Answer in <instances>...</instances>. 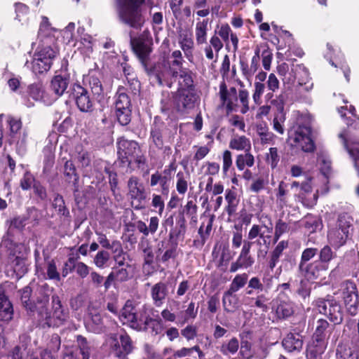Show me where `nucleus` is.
Here are the masks:
<instances>
[{
	"instance_id": "obj_1",
	"label": "nucleus",
	"mask_w": 359,
	"mask_h": 359,
	"mask_svg": "<svg viewBox=\"0 0 359 359\" xmlns=\"http://www.w3.org/2000/svg\"><path fill=\"white\" fill-rule=\"evenodd\" d=\"M53 287L48 283L36 285L31 287L29 285L18 290L22 306L27 314L38 319L41 314L46 311V306L49 305L50 297L53 293Z\"/></svg>"
},
{
	"instance_id": "obj_2",
	"label": "nucleus",
	"mask_w": 359,
	"mask_h": 359,
	"mask_svg": "<svg viewBox=\"0 0 359 359\" xmlns=\"http://www.w3.org/2000/svg\"><path fill=\"white\" fill-rule=\"evenodd\" d=\"M51 309H48V305L46 306V311L41 314L38 319V324L42 327H57L65 324L69 318V310L64 307L60 297L51 294Z\"/></svg>"
},
{
	"instance_id": "obj_3",
	"label": "nucleus",
	"mask_w": 359,
	"mask_h": 359,
	"mask_svg": "<svg viewBox=\"0 0 359 359\" xmlns=\"http://www.w3.org/2000/svg\"><path fill=\"white\" fill-rule=\"evenodd\" d=\"M313 304L318 313L327 317L333 325L342 323L344 311L339 302L332 295L327 294L325 297H318L314 300Z\"/></svg>"
},
{
	"instance_id": "obj_4",
	"label": "nucleus",
	"mask_w": 359,
	"mask_h": 359,
	"mask_svg": "<svg viewBox=\"0 0 359 359\" xmlns=\"http://www.w3.org/2000/svg\"><path fill=\"white\" fill-rule=\"evenodd\" d=\"M352 220V217L347 213L339 215L336 227L330 229L327 233L328 241L332 246L339 248L346 243Z\"/></svg>"
},
{
	"instance_id": "obj_5",
	"label": "nucleus",
	"mask_w": 359,
	"mask_h": 359,
	"mask_svg": "<svg viewBox=\"0 0 359 359\" xmlns=\"http://www.w3.org/2000/svg\"><path fill=\"white\" fill-rule=\"evenodd\" d=\"M199 100L198 91L177 90L172 95L174 109L177 114L182 116L188 115L195 108Z\"/></svg>"
},
{
	"instance_id": "obj_6",
	"label": "nucleus",
	"mask_w": 359,
	"mask_h": 359,
	"mask_svg": "<svg viewBox=\"0 0 359 359\" xmlns=\"http://www.w3.org/2000/svg\"><path fill=\"white\" fill-rule=\"evenodd\" d=\"M59 53L56 47L46 46L34 53L32 69L36 74L47 72L51 68L53 60Z\"/></svg>"
},
{
	"instance_id": "obj_7",
	"label": "nucleus",
	"mask_w": 359,
	"mask_h": 359,
	"mask_svg": "<svg viewBox=\"0 0 359 359\" xmlns=\"http://www.w3.org/2000/svg\"><path fill=\"white\" fill-rule=\"evenodd\" d=\"M340 294L348 314L355 316L358 311V291L355 283L352 280H346L340 285Z\"/></svg>"
},
{
	"instance_id": "obj_8",
	"label": "nucleus",
	"mask_w": 359,
	"mask_h": 359,
	"mask_svg": "<svg viewBox=\"0 0 359 359\" xmlns=\"http://www.w3.org/2000/svg\"><path fill=\"white\" fill-rule=\"evenodd\" d=\"M128 196L132 207L140 210L145 208L144 203L147 198L145 187L137 176L132 175L127 182Z\"/></svg>"
},
{
	"instance_id": "obj_9",
	"label": "nucleus",
	"mask_w": 359,
	"mask_h": 359,
	"mask_svg": "<svg viewBox=\"0 0 359 359\" xmlns=\"http://www.w3.org/2000/svg\"><path fill=\"white\" fill-rule=\"evenodd\" d=\"M264 285L260 279L255 276L250 279L248 286L245 290V294L252 296L256 294L257 297H248L251 302H253V306L262 309V311H266L268 309L267 303L269 299L266 293H263Z\"/></svg>"
},
{
	"instance_id": "obj_10",
	"label": "nucleus",
	"mask_w": 359,
	"mask_h": 359,
	"mask_svg": "<svg viewBox=\"0 0 359 359\" xmlns=\"http://www.w3.org/2000/svg\"><path fill=\"white\" fill-rule=\"evenodd\" d=\"M130 45L131 50L138 59L140 64L145 63L150 59L152 52V42L144 34H141L137 36H133L132 32H130Z\"/></svg>"
},
{
	"instance_id": "obj_11",
	"label": "nucleus",
	"mask_w": 359,
	"mask_h": 359,
	"mask_svg": "<svg viewBox=\"0 0 359 359\" xmlns=\"http://www.w3.org/2000/svg\"><path fill=\"white\" fill-rule=\"evenodd\" d=\"M71 95L81 112L91 113L94 111V100L90 97L88 89L80 83H74L71 88Z\"/></svg>"
},
{
	"instance_id": "obj_12",
	"label": "nucleus",
	"mask_w": 359,
	"mask_h": 359,
	"mask_svg": "<svg viewBox=\"0 0 359 359\" xmlns=\"http://www.w3.org/2000/svg\"><path fill=\"white\" fill-rule=\"evenodd\" d=\"M117 153L118 160L123 165L127 164L130 166L132 163L133 157L140 151L139 143L135 140H128L124 137L117 140Z\"/></svg>"
},
{
	"instance_id": "obj_13",
	"label": "nucleus",
	"mask_w": 359,
	"mask_h": 359,
	"mask_svg": "<svg viewBox=\"0 0 359 359\" xmlns=\"http://www.w3.org/2000/svg\"><path fill=\"white\" fill-rule=\"evenodd\" d=\"M170 131L166 124L155 118L153 124L151 126L149 141L156 149L163 148V144L168 142L170 139Z\"/></svg>"
},
{
	"instance_id": "obj_14",
	"label": "nucleus",
	"mask_w": 359,
	"mask_h": 359,
	"mask_svg": "<svg viewBox=\"0 0 359 359\" xmlns=\"http://www.w3.org/2000/svg\"><path fill=\"white\" fill-rule=\"evenodd\" d=\"M133 350V341L126 332L120 334L118 338L113 339L111 346V353L118 359H127Z\"/></svg>"
},
{
	"instance_id": "obj_15",
	"label": "nucleus",
	"mask_w": 359,
	"mask_h": 359,
	"mask_svg": "<svg viewBox=\"0 0 359 359\" xmlns=\"http://www.w3.org/2000/svg\"><path fill=\"white\" fill-rule=\"evenodd\" d=\"M303 329L299 327H294L282 340L283 348L288 353H299L303 348L304 336L302 334Z\"/></svg>"
},
{
	"instance_id": "obj_16",
	"label": "nucleus",
	"mask_w": 359,
	"mask_h": 359,
	"mask_svg": "<svg viewBox=\"0 0 359 359\" xmlns=\"http://www.w3.org/2000/svg\"><path fill=\"white\" fill-rule=\"evenodd\" d=\"M219 95L221 104L225 106L227 114L236 111L238 93L235 87H231L228 89L225 81H222L219 84Z\"/></svg>"
},
{
	"instance_id": "obj_17",
	"label": "nucleus",
	"mask_w": 359,
	"mask_h": 359,
	"mask_svg": "<svg viewBox=\"0 0 359 359\" xmlns=\"http://www.w3.org/2000/svg\"><path fill=\"white\" fill-rule=\"evenodd\" d=\"M141 65L149 78L154 79L160 86L164 85L163 81L165 72H167L165 60L152 62L150 58L145 63Z\"/></svg>"
},
{
	"instance_id": "obj_18",
	"label": "nucleus",
	"mask_w": 359,
	"mask_h": 359,
	"mask_svg": "<svg viewBox=\"0 0 359 359\" xmlns=\"http://www.w3.org/2000/svg\"><path fill=\"white\" fill-rule=\"evenodd\" d=\"M306 278L311 280H323L325 278V273L328 267L324 266L317 260L309 262L302 268H299Z\"/></svg>"
},
{
	"instance_id": "obj_19",
	"label": "nucleus",
	"mask_w": 359,
	"mask_h": 359,
	"mask_svg": "<svg viewBox=\"0 0 359 359\" xmlns=\"http://www.w3.org/2000/svg\"><path fill=\"white\" fill-rule=\"evenodd\" d=\"M215 217L214 215H203L201 224L198 231L199 238L194 241V245L196 248H202L208 239L212 231Z\"/></svg>"
},
{
	"instance_id": "obj_20",
	"label": "nucleus",
	"mask_w": 359,
	"mask_h": 359,
	"mask_svg": "<svg viewBox=\"0 0 359 359\" xmlns=\"http://www.w3.org/2000/svg\"><path fill=\"white\" fill-rule=\"evenodd\" d=\"M136 313L137 309L133 305V302L128 300L121 309L119 319L123 325H128L135 330H140L141 326L137 321V316H136Z\"/></svg>"
},
{
	"instance_id": "obj_21",
	"label": "nucleus",
	"mask_w": 359,
	"mask_h": 359,
	"mask_svg": "<svg viewBox=\"0 0 359 359\" xmlns=\"http://www.w3.org/2000/svg\"><path fill=\"white\" fill-rule=\"evenodd\" d=\"M328 341L312 335L307 344L306 356L307 359H320L327 347Z\"/></svg>"
},
{
	"instance_id": "obj_22",
	"label": "nucleus",
	"mask_w": 359,
	"mask_h": 359,
	"mask_svg": "<svg viewBox=\"0 0 359 359\" xmlns=\"http://www.w3.org/2000/svg\"><path fill=\"white\" fill-rule=\"evenodd\" d=\"M273 309L277 320H285L294 315L295 305L290 299H282L278 296L276 299V305Z\"/></svg>"
},
{
	"instance_id": "obj_23",
	"label": "nucleus",
	"mask_w": 359,
	"mask_h": 359,
	"mask_svg": "<svg viewBox=\"0 0 359 359\" xmlns=\"http://www.w3.org/2000/svg\"><path fill=\"white\" fill-rule=\"evenodd\" d=\"M172 180L164 172L156 170L151 175L149 185L151 187L159 185L161 194L167 198L170 193V184Z\"/></svg>"
},
{
	"instance_id": "obj_24",
	"label": "nucleus",
	"mask_w": 359,
	"mask_h": 359,
	"mask_svg": "<svg viewBox=\"0 0 359 359\" xmlns=\"http://www.w3.org/2000/svg\"><path fill=\"white\" fill-rule=\"evenodd\" d=\"M177 90L198 91L195 79L196 74L189 68H184L178 74Z\"/></svg>"
},
{
	"instance_id": "obj_25",
	"label": "nucleus",
	"mask_w": 359,
	"mask_h": 359,
	"mask_svg": "<svg viewBox=\"0 0 359 359\" xmlns=\"http://www.w3.org/2000/svg\"><path fill=\"white\" fill-rule=\"evenodd\" d=\"M128 271L126 267H112L111 271L107 276L103 285L104 290L107 291L116 282H125L129 278Z\"/></svg>"
},
{
	"instance_id": "obj_26",
	"label": "nucleus",
	"mask_w": 359,
	"mask_h": 359,
	"mask_svg": "<svg viewBox=\"0 0 359 359\" xmlns=\"http://www.w3.org/2000/svg\"><path fill=\"white\" fill-rule=\"evenodd\" d=\"M312 186L309 182H304L300 186V192L298 194L297 197L299 201L306 208H313L317 203L318 194H313L312 197L309 196L312 194Z\"/></svg>"
},
{
	"instance_id": "obj_27",
	"label": "nucleus",
	"mask_w": 359,
	"mask_h": 359,
	"mask_svg": "<svg viewBox=\"0 0 359 359\" xmlns=\"http://www.w3.org/2000/svg\"><path fill=\"white\" fill-rule=\"evenodd\" d=\"M13 317V304L6 294L4 287L0 285V321L9 322Z\"/></svg>"
},
{
	"instance_id": "obj_28",
	"label": "nucleus",
	"mask_w": 359,
	"mask_h": 359,
	"mask_svg": "<svg viewBox=\"0 0 359 359\" xmlns=\"http://www.w3.org/2000/svg\"><path fill=\"white\" fill-rule=\"evenodd\" d=\"M183 57L180 50H174L170 58L165 61L167 72L172 77L177 78L180 72L183 69Z\"/></svg>"
},
{
	"instance_id": "obj_29",
	"label": "nucleus",
	"mask_w": 359,
	"mask_h": 359,
	"mask_svg": "<svg viewBox=\"0 0 359 359\" xmlns=\"http://www.w3.org/2000/svg\"><path fill=\"white\" fill-rule=\"evenodd\" d=\"M336 356L339 359H359V353L353 342L342 341L339 343Z\"/></svg>"
},
{
	"instance_id": "obj_30",
	"label": "nucleus",
	"mask_w": 359,
	"mask_h": 359,
	"mask_svg": "<svg viewBox=\"0 0 359 359\" xmlns=\"http://www.w3.org/2000/svg\"><path fill=\"white\" fill-rule=\"evenodd\" d=\"M57 29L51 26L49 19L46 16L41 17V21L38 31V38L42 42L49 40L50 42L55 41V33Z\"/></svg>"
},
{
	"instance_id": "obj_31",
	"label": "nucleus",
	"mask_w": 359,
	"mask_h": 359,
	"mask_svg": "<svg viewBox=\"0 0 359 359\" xmlns=\"http://www.w3.org/2000/svg\"><path fill=\"white\" fill-rule=\"evenodd\" d=\"M64 177L65 182L72 184L75 194L79 190V175L76 171L75 165L72 161H67L64 165Z\"/></svg>"
},
{
	"instance_id": "obj_32",
	"label": "nucleus",
	"mask_w": 359,
	"mask_h": 359,
	"mask_svg": "<svg viewBox=\"0 0 359 359\" xmlns=\"http://www.w3.org/2000/svg\"><path fill=\"white\" fill-rule=\"evenodd\" d=\"M288 241H280L270 252L267 259V266L272 271L280 261L283 251L288 248Z\"/></svg>"
},
{
	"instance_id": "obj_33",
	"label": "nucleus",
	"mask_w": 359,
	"mask_h": 359,
	"mask_svg": "<svg viewBox=\"0 0 359 359\" xmlns=\"http://www.w3.org/2000/svg\"><path fill=\"white\" fill-rule=\"evenodd\" d=\"M168 290L165 283L160 281L154 285L151 289V296L154 304L158 307L161 306L168 296Z\"/></svg>"
},
{
	"instance_id": "obj_34",
	"label": "nucleus",
	"mask_w": 359,
	"mask_h": 359,
	"mask_svg": "<svg viewBox=\"0 0 359 359\" xmlns=\"http://www.w3.org/2000/svg\"><path fill=\"white\" fill-rule=\"evenodd\" d=\"M296 146L300 147L304 151L312 152L315 150V144L309 134H305L302 128H299L293 139Z\"/></svg>"
},
{
	"instance_id": "obj_35",
	"label": "nucleus",
	"mask_w": 359,
	"mask_h": 359,
	"mask_svg": "<svg viewBox=\"0 0 359 359\" xmlns=\"http://www.w3.org/2000/svg\"><path fill=\"white\" fill-rule=\"evenodd\" d=\"M69 83V74H58L53 76L50 81V89L57 97H60L64 94L67 90Z\"/></svg>"
},
{
	"instance_id": "obj_36",
	"label": "nucleus",
	"mask_w": 359,
	"mask_h": 359,
	"mask_svg": "<svg viewBox=\"0 0 359 359\" xmlns=\"http://www.w3.org/2000/svg\"><path fill=\"white\" fill-rule=\"evenodd\" d=\"M144 262L142 264L143 273L147 276H151L156 269L154 265V254L152 247L147 245L142 250Z\"/></svg>"
},
{
	"instance_id": "obj_37",
	"label": "nucleus",
	"mask_w": 359,
	"mask_h": 359,
	"mask_svg": "<svg viewBox=\"0 0 359 359\" xmlns=\"http://www.w3.org/2000/svg\"><path fill=\"white\" fill-rule=\"evenodd\" d=\"M225 200L227 205L225 207L224 210L229 217H231L236 213L240 201L238 198L236 189L234 187H232L231 189H226Z\"/></svg>"
},
{
	"instance_id": "obj_38",
	"label": "nucleus",
	"mask_w": 359,
	"mask_h": 359,
	"mask_svg": "<svg viewBox=\"0 0 359 359\" xmlns=\"http://www.w3.org/2000/svg\"><path fill=\"white\" fill-rule=\"evenodd\" d=\"M334 326L330 325L326 319L319 318L315 323V330L312 335L328 341Z\"/></svg>"
},
{
	"instance_id": "obj_39",
	"label": "nucleus",
	"mask_w": 359,
	"mask_h": 359,
	"mask_svg": "<svg viewBox=\"0 0 359 359\" xmlns=\"http://www.w3.org/2000/svg\"><path fill=\"white\" fill-rule=\"evenodd\" d=\"M88 83L91 92L97 102H101L104 99V89L100 79L93 74H89L84 79Z\"/></svg>"
},
{
	"instance_id": "obj_40",
	"label": "nucleus",
	"mask_w": 359,
	"mask_h": 359,
	"mask_svg": "<svg viewBox=\"0 0 359 359\" xmlns=\"http://www.w3.org/2000/svg\"><path fill=\"white\" fill-rule=\"evenodd\" d=\"M235 293L229 290L224 292L222 304L224 310L226 313H233L238 308V298Z\"/></svg>"
},
{
	"instance_id": "obj_41",
	"label": "nucleus",
	"mask_w": 359,
	"mask_h": 359,
	"mask_svg": "<svg viewBox=\"0 0 359 359\" xmlns=\"http://www.w3.org/2000/svg\"><path fill=\"white\" fill-rule=\"evenodd\" d=\"M187 232V221L185 217L182 215H178L176 219L175 226L172 228L169 233V238L178 239L180 237L184 238Z\"/></svg>"
},
{
	"instance_id": "obj_42",
	"label": "nucleus",
	"mask_w": 359,
	"mask_h": 359,
	"mask_svg": "<svg viewBox=\"0 0 359 359\" xmlns=\"http://www.w3.org/2000/svg\"><path fill=\"white\" fill-rule=\"evenodd\" d=\"M115 109L132 107L131 100L129 95L126 93V88L123 86L118 87L115 95Z\"/></svg>"
},
{
	"instance_id": "obj_43",
	"label": "nucleus",
	"mask_w": 359,
	"mask_h": 359,
	"mask_svg": "<svg viewBox=\"0 0 359 359\" xmlns=\"http://www.w3.org/2000/svg\"><path fill=\"white\" fill-rule=\"evenodd\" d=\"M198 206L195 201L189 200L184 206L182 211H179L178 215H182L184 217L187 216L190 218V224L195 226L198 221Z\"/></svg>"
},
{
	"instance_id": "obj_44",
	"label": "nucleus",
	"mask_w": 359,
	"mask_h": 359,
	"mask_svg": "<svg viewBox=\"0 0 359 359\" xmlns=\"http://www.w3.org/2000/svg\"><path fill=\"white\" fill-rule=\"evenodd\" d=\"M208 20L203 19L196 22L195 28L196 41L198 45H203L207 41Z\"/></svg>"
},
{
	"instance_id": "obj_45",
	"label": "nucleus",
	"mask_w": 359,
	"mask_h": 359,
	"mask_svg": "<svg viewBox=\"0 0 359 359\" xmlns=\"http://www.w3.org/2000/svg\"><path fill=\"white\" fill-rule=\"evenodd\" d=\"M97 234L98 236V243L103 248L110 250L112 253L122 251V245L119 241L114 240L110 242L105 234L102 233H97Z\"/></svg>"
},
{
	"instance_id": "obj_46",
	"label": "nucleus",
	"mask_w": 359,
	"mask_h": 359,
	"mask_svg": "<svg viewBox=\"0 0 359 359\" xmlns=\"http://www.w3.org/2000/svg\"><path fill=\"white\" fill-rule=\"evenodd\" d=\"M312 290V283L311 280L305 276L300 279L296 286V294L305 299L311 296Z\"/></svg>"
},
{
	"instance_id": "obj_47",
	"label": "nucleus",
	"mask_w": 359,
	"mask_h": 359,
	"mask_svg": "<svg viewBox=\"0 0 359 359\" xmlns=\"http://www.w3.org/2000/svg\"><path fill=\"white\" fill-rule=\"evenodd\" d=\"M52 205L60 217H70L69 210L65 205L63 196L60 194L54 196Z\"/></svg>"
},
{
	"instance_id": "obj_48",
	"label": "nucleus",
	"mask_w": 359,
	"mask_h": 359,
	"mask_svg": "<svg viewBox=\"0 0 359 359\" xmlns=\"http://www.w3.org/2000/svg\"><path fill=\"white\" fill-rule=\"evenodd\" d=\"M197 314L198 307L195 308V303L191 301L189 304L187 309L184 312L181 311L177 313L179 323L180 325H184L190 319H195L197 316Z\"/></svg>"
},
{
	"instance_id": "obj_49",
	"label": "nucleus",
	"mask_w": 359,
	"mask_h": 359,
	"mask_svg": "<svg viewBox=\"0 0 359 359\" xmlns=\"http://www.w3.org/2000/svg\"><path fill=\"white\" fill-rule=\"evenodd\" d=\"M232 32L227 23L222 24L220 26L217 25L215 30V34L223 41L227 50H230L229 36Z\"/></svg>"
},
{
	"instance_id": "obj_50",
	"label": "nucleus",
	"mask_w": 359,
	"mask_h": 359,
	"mask_svg": "<svg viewBox=\"0 0 359 359\" xmlns=\"http://www.w3.org/2000/svg\"><path fill=\"white\" fill-rule=\"evenodd\" d=\"M318 259L317 261L328 268L330 262L337 256L336 253L333 252L331 247L328 245H325L320 250H318Z\"/></svg>"
},
{
	"instance_id": "obj_51",
	"label": "nucleus",
	"mask_w": 359,
	"mask_h": 359,
	"mask_svg": "<svg viewBox=\"0 0 359 359\" xmlns=\"http://www.w3.org/2000/svg\"><path fill=\"white\" fill-rule=\"evenodd\" d=\"M229 148L238 151L246 150L249 151L251 149L250 141L244 135L235 137L230 140Z\"/></svg>"
},
{
	"instance_id": "obj_52",
	"label": "nucleus",
	"mask_w": 359,
	"mask_h": 359,
	"mask_svg": "<svg viewBox=\"0 0 359 359\" xmlns=\"http://www.w3.org/2000/svg\"><path fill=\"white\" fill-rule=\"evenodd\" d=\"M140 326L141 329L137 330V331H147L148 330H150L152 334L156 335L160 334L162 331V320L159 318H154L151 317L145 325Z\"/></svg>"
},
{
	"instance_id": "obj_53",
	"label": "nucleus",
	"mask_w": 359,
	"mask_h": 359,
	"mask_svg": "<svg viewBox=\"0 0 359 359\" xmlns=\"http://www.w3.org/2000/svg\"><path fill=\"white\" fill-rule=\"evenodd\" d=\"M255 158L249 151L244 154H238L236 159V165L239 170H243L245 166H253Z\"/></svg>"
},
{
	"instance_id": "obj_54",
	"label": "nucleus",
	"mask_w": 359,
	"mask_h": 359,
	"mask_svg": "<svg viewBox=\"0 0 359 359\" xmlns=\"http://www.w3.org/2000/svg\"><path fill=\"white\" fill-rule=\"evenodd\" d=\"M11 266L17 276L22 277L27 272L26 259L24 257H15L11 261Z\"/></svg>"
},
{
	"instance_id": "obj_55",
	"label": "nucleus",
	"mask_w": 359,
	"mask_h": 359,
	"mask_svg": "<svg viewBox=\"0 0 359 359\" xmlns=\"http://www.w3.org/2000/svg\"><path fill=\"white\" fill-rule=\"evenodd\" d=\"M115 115L118 123L123 126H126L132 119V107L115 109Z\"/></svg>"
},
{
	"instance_id": "obj_56",
	"label": "nucleus",
	"mask_w": 359,
	"mask_h": 359,
	"mask_svg": "<svg viewBox=\"0 0 359 359\" xmlns=\"http://www.w3.org/2000/svg\"><path fill=\"white\" fill-rule=\"evenodd\" d=\"M257 237H260V238L262 239L263 245H270L271 235L265 236L264 233L261 231V226L258 224H253L248 232V239L252 241Z\"/></svg>"
},
{
	"instance_id": "obj_57",
	"label": "nucleus",
	"mask_w": 359,
	"mask_h": 359,
	"mask_svg": "<svg viewBox=\"0 0 359 359\" xmlns=\"http://www.w3.org/2000/svg\"><path fill=\"white\" fill-rule=\"evenodd\" d=\"M248 280V275L246 273L237 274L232 280L228 290L236 292L248 283L249 280Z\"/></svg>"
},
{
	"instance_id": "obj_58",
	"label": "nucleus",
	"mask_w": 359,
	"mask_h": 359,
	"mask_svg": "<svg viewBox=\"0 0 359 359\" xmlns=\"http://www.w3.org/2000/svg\"><path fill=\"white\" fill-rule=\"evenodd\" d=\"M239 348V342L236 337L231 338L228 343L223 344L220 348L219 351L224 355L228 354H235Z\"/></svg>"
},
{
	"instance_id": "obj_59",
	"label": "nucleus",
	"mask_w": 359,
	"mask_h": 359,
	"mask_svg": "<svg viewBox=\"0 0 359 359\" xmlns=\"http://www.w3.org/2000/svg\"><path fill=\"white\" fill-rule=\"evenodd\" d=\"M290 226L288 223L279 219L276 221L275 225V231L273 235V243H276L284 233L289 232Z\"/></svg>"
},
{
	"instance_id": "obj_60",
	"label": "nucleus",
	"mask_w": 359,
	"mask_h": 359,
	"mask_svg": "<svg viewBox=\"0 0 359 359\" xmlns=\"http://www.w3.org/2000/svg\"><path fill=\"white\" fill-rule=\"evenodd\" d=\"M303 226L310 233H313L316 231L319 226L318 219L316 215L312 214H307L302 219Z\"/></svg>"
},
{
	"instance_id": "obj_61",
	"label": "nucleus",
	"mask_w": 359,
	"mask_h": 359,
	"mask_svg": "<svg viewBox=\"0 0 359 359\" xmlns=\"http://www.w3.org/2000/svg\"><path fill=\"white\" fill-rule=\"evenodd\" d=\"M36 182L34 175L29 170H26L20 180V187L23 191H27Z\"/></svg>"
},
{
	"instance_id": "obj_62",
	"label": "nucleus",
	"mask_w": 359,
	"mask_h": 359,
	"mask_svg": "<svg viewBox=\"0 0 359 359\" xmlns=\"http://www.w3.org/2000/svg\"><path fill=\"white\" fill-rule=\"evenodd\" d=\"M318 253L317 248H305L301 255L299 268H302L304 266L309 264V262Z\"/></svg>"
},
{
	"instance_id": "obj_63",
	"label": "nucleus",
	"mask_w": 359,
	"mask_h": 359,
	"mask_svg": "<svg viewBox=\"0 0 359 359\" xmlns=\"http://www.w3.org/2000/svg\"><path fill=\"white\" fill-rule=\"evenodd\" d=\"M110 259V254L106 250L99 251L93 259V263L99 269H104Z\"/></svg>"
},
{
	"instance_id": "obj_64",
	"label": "nucleus",
	"mask_w": 359,
	"mask_h": 359,
	"mask_svg": "<svg viewBox=\"0 0 359 359\" xmlns=\"http://www.w3.org/2000/svg\"><path fill=\"white\" fill-rule=\"evenodd\" d=\"M78 346L82 355V359H89L90 355V347L86 337L78 335L76 337Z\"/></svg>"
}]
</instances>
